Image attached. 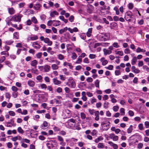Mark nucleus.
I'll use <instances>...</instances> for the list:
<instances>
[{
	"mask_svg": "<svg viewBox=\"0 0 149 149\" xmlns=\"http://www.w3.org/2000/svg\"><path fill=\"white\" fill-rule=\"evenodd\" d=\"M37 62L36 60H34L32 61L31 63V65L32 66H33L35 68H32L31 70L32 72L34 73L37 74V70L36 69V65Z\"/></svg>",
	"mask_w": 149,
	"mask_h": 149,
	"instance_id": "nucleus-1",
	"label": "nucleus"
},
{
	"mask_svg": "<svg viewBox=\"0 0 149 149\" xmlns=\"http://www.w3.org/2000/svg\"><path fill=\"white\" fill-rule=\"evenodd\" d=\"M22 16L21 14L15 15L13 16V21L15 22H20Z\"/></svg>",
	"mask_w": 149,
	"mask_h": 149,
	"instance_id": "nucleus-2",
	"label": "nucleus"
},
{
	"mask_svg": "<svg viewBox=\"0 0 149 149\" xmlns=\"http://www.w3.org/2000/svg\"><path fill=\"white\" fill-rule=\"evenodd\" d=\"M132 15L131 13L130 12H128L126 13L125 16V19L127 21L130 22L131 21V18H132Z\"/></svg>",
	"mask_w": 149,
	"mask_h": 149,
	"instance_id": "nucleus-3",
	"label": "nucleus"
},
{
	"mask_svg": "<svg viewBox=\"0 0 149 149\" xmlns=\"http://www.w3.org/2000/svg\"><path fill=\"white\" fill-rule=\"evenodd\" d=\"M6 126L8 127H11L12 126H15V124L14 123V120L13 119L10 120L9 122L7 123V125Z\"/></svg>",
	"mask_w": 149,
	"mask_h": 149,
	"instance_id": "nucleus-4",
	"label": "nucleus"
},
{
	"mask_svg": "<svg viewBox=\"0 0 149 149\" xmlns=\"http://www.w3.org/2000/svg\"><path fill=\"white\" fill-rule=\"evenodd\" d=\"M44 42L45 43H47L48 45L49 46H51L52 44V42L50 41L49 39L47 38H46L44 40Z\"/></svg>",
	"mask_w": 149,
	"mask_h": 149,
	"instance_id": "nucleus-5",
	"label": "nucleus"
},
{
	"mask_svg": "<svg viewBox=\"0 0 149 149\" xmlns=\"http://www.w3.org/2000/svg\"><path fill=\"white\" fill-rule=\"evenodd\" d=\"M8 10L9 13L11 15H13L15 13V10L12 7L10 8H8Z\"/></svg>",
	"mask_w": 149,
	"mask_h": 149,
	"instance_id": "nucleus-6",
	"label": "nucleus"
},
{
	"mask_svg": "<svg viewBox=\"0 0 149 149\" xmlns=\"http://www.w3.org/2000/svg\"><path fill=\"white\" fill-rule=\"evenodd\" d=\"M6 22L7 24H8L9 25V22L11 21H13V16H10L8 17H7L6 19Z\"/></svg>",
	"mask_w": 149,
	"mask_h": 149,
	"instance_id": "nucleus-7",
	"label": "nucleus"
},
{
	"mask_svg": "<svg viewBox=\"0 0 149 149\" xmlns=\"http://www.w3.org/2000/svg\"><path fill=\"white\" fill-rule=\"evenodd\" d=\"M58 13L56 10L54 11L53 12H51L50 13V16L52 17H55V15H58Z\"/></svg>",
	"mask_w": 149,
	"mask_h": 149,
	"instance_id": "nucleus-8",
	"label": "nucleus"
},
{
	"mask_svg": "<svg viewBox=\"0 0 149 149\" xmlns=\"http://www.w3.org/2000/svg\"><path fill=\"white\" fill-rule=\"evenodd\" d=\"M95 115V120L97 121H98L99 120V111H96L94 112Z\"/></svg>",
	"mask_w": 149,
	"mask_h": 149,
	"instance_id": "nucleus-9",
	"label": "nucleus"
},
{
	"mask_svg": "<svg viewBox=\"0 0 149 149\" xmlns=\"http://www.w3.org/2000/svg\"><path fill=\"white\" fill-rule=\"evenodd\" d=\"M104 36L105 37V38H104V41L109 40L110 38V34L109 33H104Z\"/></svg>",
	"mask_w": 149,
	"mask_h": 149,
	"instance_id": "nucleus-10",
	"label": "nucleus"
},
{
	"mask_svg": "<svg viewBox=\"0 0 149 149\" xmlns=\"http://www.w3.org/2000/svg\"><path fill=\"white\" fill-rule=\"evenodd\" d=\"M13 38L16 39H18L19 38V33L15 32L13 33Z\"/></svg>",
	"mask_w": 149,
	"mask_h": 149,
	"instance_id": "nucleus-11",
	"label": "nucleus"
},
{
	"mask_svg": "<svg viewBox=\"0 0 149 149\" xmlns=\"http://www.w3.org/2000/svg\"><path fill=\"white\" fill-rule=\"evenodd\" d=\"M53 80L54 84L55 85H58L61 83V81L57 80L56 78L53 79Z\"/></svg>",
	"mask_w": 149,
	"mask_h": 149,
	"instance_id": "nucleus-12",
	"label": "nucleus"
},
{
	"mask_svg": "<svg viewBox=\"0 0 149 149\" xmlns=\"http://www.w3.org/2000/svg\"><path fill=\"white\" fill-rule=\"evenodd\" d=\"M50 68L51 67L50 66L48 65H45L44 67V69L45 70V72H49L50 70Z\"/></svg>",
	"mask_w": 149,
	"mask_h": 149,
	"instance_id": "nucleus-13",
	"label": "nucleus"
},
{
	"mask_svg": "<svg viewBox=\"0 0 149 149\" xmlns=\"http://www.w3.org/2000/svg\"><path fill=\"white\" fill-rule=\"evenodd\" d=\"M13 42L14 41L13 40H7L5 41L4 42L6 45H10L12 44Z\"/></svg>",
	"mask_w": 149,
	"mask_h": 149,
	"instance_id": "nucleus-14",
	"label": "nucleus"
},
{
	"mask_svg": "<svg viewBox=\"0 0 149 149\" xmlns=\"http://www.w3.org/2000/svg\"><path fill=\"white\" fill-rule=\"evenodd\" d=\"M28 84L30 86L33 87L34 86L35 83L33 81L29 80L28 81Z\"/></svg>",
	"mask_w": 149,
	"mask_h": 149,
	"instance_id": "nucleus-15",
	"label": "nucleus"
},
{
	"mask_svg": "<svg viewBox=\"0 0 149 149\" xmlns=\"http://www.w3.org/2000/svg\"><path fill=\"white\" fill-rule=\"evenodd\" d=\"M68 29L67 27H65L63 29H61L59 30V32L60 34H62L64 32H66Z\"/></svg>",
	"mask_w": 149,
	"mask_h": 149,
	"instance_id": "nucleus-16",
	"label": "nucleus"
},
{
	"mask_svg": "<svg viewBox=\"0 0 149 149\" xmlns=\"http://www.w3.org/2000/svg\"><path fill=\"white\" fill-rule=\"evenodd\" d=\"M92 32V29L89 28L88 30V31L86 33V35L88 37H89L91 35V33Z\"/></svg>",
	"mask_w": 149,
	"mask_h": 149,
	"instance_id": "nucleus-17",
	"label": "nucleus"
},
{
	"mask_svg": "<svg viewBox=\"0 0 149 149\" xmlns=\"http://www.w3.org/2000/svg\"><path fill=\"white\" fill-rule=\"evenodd\" d=\"M103 51L104 52V54L106 55L107 54H110L111 53V51L106 49H104Z\"/></svg>",
	"mask_w": 149,
	"mask_h": 149,
	"instance_id": "nucleus-18",
	"label": "nucleus"
},
{
	"mask_svg": "<svg viewBox=\"0 0 149 149\" xmlns=\"http://www.w3.org/2000/svg\"><path fill=\"white\" fill-rule=\"evenodd\" d=\"M71 123H75V120L74 119L71 118L69 120L67 123L69 125H70Z\"/></svg>",
	"mask_w": 149,
	"mask_h": 149,
	"instance_id": "nucleus-19",
	"label": "nucleus"
},
{
	"mask_svg": "<svg viewBox=\"0 0 149 149\" xmlns=\"http://www.w3.org/2000/svg\"><path fill=\"white\" fill-rule=\"evenodd\" d=\"M132 127L133 126L132 125H130V126L129 127L127 130V132L128 133L130 134L132 132L133 130Z\"/></svg>",
	"mask_w": 149,
	"mask_h": 149,
	"instance_id": "nucleus-20",
	"label": "nucleus"
},
{
	"mask_svg": "<svg viewBox=\"0 0 149 149\" xmlns=\"http://www.w3.org/2000/svg\"><path fill=\"white\" fill-rule=\"evenodd\" d=\"M18 132L22 134H23L24 132V131L21 127H19L17 129Z\"/></svg>",
	"mask_w": 149,
	"mask_h": 149,
	"instance_id": "nucleus-21",
	"label": "nucleus"
},
{
	"mask_svg": "<svg viewBox=\"0 0 149 149\" xmlns=\"http://www.w3.org/2000/svg\"><path fill=\"white\" fill-rule=\"evenodd\" d=\"M137 61V58L136 57L134 56L133 58V59L132 60V65H134L136 63V62Z\"/></svg>",
	"mask_w": 149,
	"mask_h": 149,
	"instance_id": "nucleus-22",
	"label": "nucleus"
},
{
	"mask_svg": "<svg viewBox=\"0 0 149 149\" xmlns=\"http://www.w3.org/2000/svg\"><path fill=\"white\" fill-rule=\"evenodd\" d=\"M31 21L34 24H36L37 22V20L35 17H33L31 18Z\"/></svg>",
	"mask_w": 149,
	"mask_h": 149,
	"instance_id": "nucleus-23",
	"label": "nucleus"
},
{
	"mask_svg": "<svg viewBox=\"0 0 149 149\" xmlns=\"http://www.w3.org/2000/svg\"><path fill=\"white\" fill-rule=\"evenodd\" d=\"M5 64L7 65L8 67L10 68H12L13 65L11 64L10 62L8 61H6L5 62Z\"/></svg>",
	"mask_w": 149,
	"mask_h": 149,
	"instance_id": "nucleus-24",
	"label": "nucleus"
},
{
	"mask_svg": "<svg viewBox=\"0 0 149 149\" xmlns=\"http://www.w3.org/2000/svg\"><path fill=\"white\" fill-rule=\"evenodd\" d=\"M52 68L53 70H56L58 69V67L56 64H53L52 65Z\"/></svg>",
	"mask_w": 149,
	"mask_h": 149,
	"instance_id": "nucleus-25",
	"label": "nucleus"
},
{
	"mask_svg": "<svg viewBox=\"0 0 149 149\" xmlns=\"http://www.w3.org/2000/svg\"><path fill=\"white\" fill-rule=\"evenodd\" d=\"M82 61V58H81L80 56H79L78 57L77 60L76 62V63L79 64Z\"/></svg>",
	"mask_w": 149,
	"mask_h": 149,
	"instance_id": "nucleus-26",
	"label": "nucleus"
},
{
	"mask_svg": "<svg viewBox=\"0 0 149 149\" xmlns=\"http://www.w3.org/2000/svg\"><path fill=\"white\" fill-rule=\"evenodd\" d=\"M77 57V55L75 52H73L72 53V55L71 56V58L73 59L74 60L76 59Z\"/></svg>",
	"mask_w": 149,
	"mask_h": 149,
	"instance_id": "nucleus-27",
	"label": "nucleus"
},
{
	"mask_svg": "<svg viewBox=\"0 0 149 149\" xmlns=\"http://www.w3.org/2000/svg\"><path fill=\"white\" fill-rule=\"evenodd\" d=\"M31 39L32 40H35L37 39V36L32 35L31 37Z\"/></svg>",
	"mask_w": 149,
	"mask_h": 149,
	"instance_id": "nucleus-28",
	"label": "nucleus"
},
{
	"mask_svg": "<svg viewBox=\"0 0 149 149\" xmlns=\"http://www.w3.org/2000/svg\"><path fill=\"white\" fill-rule=\"evenodd\" d=\"M55 21V20H49V21L47 23V25L48 26H51L52 25V24H53V22H54Z\"/></svg>",
	"mask_w": 149,
	"mask_h": 149,
	"instance_id": "nucleus-29",
	"label": "nucleus"
},
{
	"mask_svg": "<svg viewBox=\"0 0 149 149\" xmlns=\"http://www.w3.org/2000/svg\"><path fill=\"white\" fill-rule=\"evenodd\" d=\"M120 112L121 115H124L125 114V109L123 108H121L120 109Z\"/></svg>",
	"mask_w": 149,
	"mask_h": 149,
	"instance_id": "nucleus-30",
	"label": "nucleus"
},
{
	"mask_svg": "<svg viewBox=\"0 0 149 149\" xmlns=\"http://www.w3.org/2000/svg\"><path fill=\"white\" fill-rule=\"evenodd\" d=\"M8 113L9 115L11 116H14L15 115V112L13 111H8Z\"/></svg>",
	"mask_w": 149,
	"mask_h": 149,
	"instance_id": "nucleus-31",
	"label": "nucleus"
},
{
	"mask_svg": "<svg viewBox=\"0 0 149 149\" xmlns=\"http://www.w3.org/2000/svg\"><path fill=\"white\" fill-rule=\"evenodd\" d=\"M99 82H100V81L98 80L97 79V80H96V81L95 82V86L96 87L99 88Z\"/></svg>",
	"mask_w": 149,
	"mask_h": 149,
	"instance_id": "nucleus-32",
	"label": "nucleus"
},
{
	"mask_svg": "<svg viewBox=\"0 0 149 149\" xmlns=\"http://www.w3.org/2000/svg\"><path fill=\"white\" fill-rule=\"evenodd\" d=\"M98 147L99 148H103L104 147V146L103 143H100L98 144Z\"/></svg>",
	"mask_w": 149,
	"mask_h": 149,
	"instance_id": "nucleus-33",
	"label": "nucleus"
},
{
	"mask_svg": "<svg viewBox=\"0 0 149 149\" xmlns=\"http://www.w3.org/2000/svg\"><path fill=\"white\" fill-rule=\"evenodd\" d=\"M119 107L118 106H114L113 107V110L114 111H117L118 109H119Z\"/></svg>",
	"mask_w": 149,
	"mask_h": 149,
	"instance_id": "nucleus-34",
	"label": "nucleus"
},
{
	"mask_svg": "<svg viewBox=\"0 0 149 149\" xmlns=\"http://www.w3.org/2000/svg\"><path fill=\"white\" fill-rule=\"evenodd\" d=\"M5 97L6 98L8 99L9 100L10 98V94L9 93H7L5 94Z\"/></svg>",
	"mask_w": 149,
	"mask_h": 149,
	"instance_id": "nucleus-35",
	"label": "nucleus"
},
{
	"mask_svg": "<svg viewBox=\"0 0 149 149\" xmlns=\"http://www.w3.org/2000/svg\"><path fill=\"white\" fill-rule=\"evenodd\" d=\"M18 93L17 92H13L12 93L13 97L14 98H16L18 95Z\"/></svg>",
	"mask_w": 149,
	"mask_h": 149,
	"instance_id": "nucleus-36",
	"label": "nucleus"
},
{
	"mask_svg": "<svg viewBox=\"0 0 149 149\" xmlns=\"http://www.w3.org/2000/svg\"><path fill=\"white\" fill-rule=\"evenodd\" d=\"M12 89L14 92H17L18 89L17 87L13 86L12 87Z\"/></svg>",
	"mask_w": 149,
	"mask_h": 149,
	"instance_id": "nucleus-37",
	"label": "nucleus"
},
{
	"mask_svg": "<svg viewBox=\"0 0 149 149\" xmlns=\"http://www.w3.org/2000/svg\"><path fill=\"white\" fill-rule=\"evenodd\" d=\"M109 104V103L108 102H105L104 104V107L105 109H107L108 107V105Z\"/></svg>",
	"mask_w": 149,
	"mask_h": 149,
	"instance_id": "nucleus-38",
	"label": "nucleus"
},
{
	"mask_svg": "<svg viewBox=\"0 0 149 149\" xmlns=\"http://www.w3.org/2000/svg\"><path fill=\"white\" fill-rule=\"evenodd\" d=\"M74 17L73 15H71L69 18V20L71 22H73L74 19Z\"/></svg>",
	"mask_w": 149,
	"mask_h": 149,
	"instance_id": "nucleus-39",
	"label": "nucleus"
},
{
	"mask_svg": "<svg viewBox=\"0 0 149 149\" xmlns=\"http://www.w3.org/2000/svg\"><path fill=\"white\" fill-rule=\"evenodd\" d=\"M82 119H84L86 118V115L84 113L81 112L80 113Z\"/></svg>",
	"mask_w": 149,
	"mask_h": 149,
	"instance_id": "nucleus-40",
	"label": "nucleus"
},
{
	"mask_svg": "<svg viewBox=\"0 0 149 149\" xmlns=\"http://www.w3.org/2000/svg\"><path fill=\"white\" fill-rule=\"evenodd\" d=\"M58 58L60 60H62L64 59V57L61 54H59L58 55Z\"/></svg>",
	"mask_w": 149,
	"mask_h": 149,
	"instance_id": "nucleus-41",
	"label": "nucleus"
},
{
	"mask_svg": "<svg viewBox=\"0 0 149 149\" xmlns=\"http://www.w3.org/2000/svg\"><path fill=\"white\" fill-rule=\"evenodd\" d=\"M86 81L88 82H92L93 81V79L92 78L88 77L86 79Z\"/></svg>",
	"mask_w": 149,
	"mask_h": 149,
	"instance_id": "nucleus-42",
	"label": "nucleus"
},
{
	"mask_svg": "<svg viewBox=\"0 0 149 149\" xmlns=\"http://www.w3.org/2000/svg\"><path fill=\"white\" fill-rule=\"evenodd\" d=\"M114 10L116 11V13L117 15L119 14V11L118 8L117 7H115Z\"/></svg>",
	"mask_w": 149,
	"mask_h": 149,
	"instance_id": "nucleus-43",
	"label": "nucleus"
},
{
	"mask_svg": "<svg viewBox=\"0 0 149 149\" xmlns=\"http://www.w3.org/2000/svg\"><path fill=\"white\" fill-rule=\"evenodd\" d=\"M10 58L13 60H14L16 58V56L14 54H11L10 56Z\"/></svg>",
	"mask_w": 149,
	"mask_h": 149,
	"instance_id": "nucleus-44",
	"label": "nucleus"
},
{
	"mask_svg": "<svg viewBox=\"0 0 149 149\" xmlns=\"http://www.w3.org/2000/svg\"><path fill=\"white\" fill-rule=\"evenodd\" d=\"M7 146L8 148H11L13 146L11 142H9L7 144Z\"/></svg>",
	"mask_w": 149,
	"mask_h": 149,
	"instance_id": "nucleus-45",
	"label": "nucleus"
},
{
	"mask_svg": "<svg viewBox=\"0 0 149 149\" xmlns=\"http://www.w3.org/2000/svg\"><path fill=\"white\" fill-rule=\"evenodd\" d=\"M37 42H33L32 44L33 47L35 48H37Z\"/></svg>",
	"mask_w": 149,
	"mask_h": 149,
	"instance_id": "nucleus-46",
	"label": "nucleus"
},
{
	"mask_svg": "<svg viewBox=\"0 0 149 149\" xmlns=\"http://www.w3.org/2000/svg\"><path fill=\"white\" fill-rule=\"evenodd\" d=\"M143 65V63L142 61H139L138 65L139 67L142 66Z\"/></svg>",
	"mask_w": 149,
	"mask_h": 149,
	"instance_id": "nucleus-47",
	"label": "nucleus"
},
{
	"mask_svg": "<svg viewBox=\"0 0 149 149\" xmlns=\"http://www.w3.org/2000/svg\"><path fill=\"white\" fill-rule=\"evenodd\" d=\"M113 46L116 48H118L119 47V45H118V43L117 42H114L113 44Z\"/></svg>",
	"mask_w": 149,
	"mask_h": 149,
	"instance_id": "nucleus-48",
	"label": "nucleus"
},
{
	"mask_svg": "<svg viewBox=\"0 0 149 149\" xmlns=\"http://www.w3.org/2000/svg\"><path fill=\"white\" fill-rule=\"evenodd\" d=\"M95 57V54H90L89 55V57L91 59L94 58Z\"/></svg>",
	"mask_w": 149,
	"mask_h": 149,
	"instance_id": "nucleus-49",
	"label": "nucleus"
},
{
	"mask_svg": "<svg viewBox=\"0 0 149 149\" xmlns=\"http://www.w3.org/2000/svg\"><path fill=\"white\" fill-rule=\"evenodd\" d=\"M116 54H118L120 56H122L123 55V52L122 51H116Z\"/></svg>",
	"mask_w": 149,
	"mask_h": 149,
	"instance_id": "nucleus-50",
	"label": "nucleus"
},
{
	"mask_svg": "<svg viewBox=\"0 0 149 149\" xmlns=\"http://www.w3.org/2000/svg\"><path fill=\"white\" fill-rule=\"evenodd\" d=\"M27 111L26 110L24 109L23 110V111H22L21 114L22 115H26L27 114Z\"/></svg>",
	"mask_w": 149,
	"mask_h": 149,
	"instance_id": "nucleus-51",
	"label": "nucleus"
},
{
	"mask_svg": "<svg viewBox=\"0 0 149 149\" xmlns=\"http://www.w3.org/2000/svg\"><path fill=\"white\" fill-rule=\"evenodd\" d=\"M25 5V3H20L19 4V7L20 8H22Z\"/></svg>",
	"mask_w": 149,
	"mask_h": 149,
	"instance_id": "nucleus-52",
	"label": "nucleus"
},
{
	"mask_svg": "<svg viewBox=\"0 0 149 149\" xmlns=\"http://www.w3.org/2000/svg\"><path fill=\"white\" fill-rule=\"evenodd\" d=\"M144 124L146 128H148L149 127V122L146 121Z\"/></svg>",
	"mask_w": 149,
	"mask_h": 149,
	"instance_id": "nucleus-53",
	"label": "nucleus"
},
{
	"mask_svg": "<svg viewBox=\"0 0 149 149\" xmlns=\"http://www.w3.org/2000/svg\"><path fill=\"white\" fill-rule=\"evenodd\" d=\"M124 52L126 54H128L130 53V50L128 49H126L125 50Z\"/></svg>",
	"mask_w": 149,
	"mask_h": 149,
	"instance_id": "nucleus-54",
	"label": "nucleus"
},
{
	"mask_svg": "<svg viewBox=\"0 0 149 149\" xmlns=\"http://www.w3.org/2000/svg\"><path fill=\"white\" fill-rule=\"evenodd\" d=\"M41 87L43 89L45 88L46 89L47 88V86L45 84H41L40 85Z\"/></svg>",
	"mask_w": 149,
	"mask_h": 149,
	"instance_id": "nucleus-55",
	"label": "nucleus"
},
{
	"mask_svg": "<svg viewBox=\"0 0 149 149\" xmlns=\"http://www.w3.org/2000/svg\"><path fill=\"white\" fill-rule=\"evenodd\" d=\"M58 139V140L61 142H63V138L59 136H57Z\"/></svg>",
	"mask_w": 149,
	"mask_h": 149,
	"instance_id": "nucleus-56",
	"label": "nucleus"
},
{
	"mask_svg": "<svg viewBox=\"0 0 149 149\" xmlns=\"http://www.w3.org/2000/svg\"><path fill=\"white\" fill-rule=\"evenodd\" d=\"M128 113H129V115L131 116H133L134 115V114L133 112L131 110H130L129 111Z\"/></svg>",
	"mask_w": 149,
	"mask_h": 149,
	"instance_id": "nucleus-57",
	"label": "nucleus"
},
{
	"mask_svg": "<svg viewBox=\"0 0 149 149\" xmlns=\"http://www.w3.org/2000/svg\"><path fill=\"white\" fill-rule=\"evenodd\" d=\"M86 94L88 97H91L93 96L92 93L90 92H87Z\"/></svg>",
	"mask_w": 149,
	"mask_h": 149,
	"instance_id": "nucleus-58",
	"label": "nucleus"
},
{
	"mask_svg": "<svg viewBox=\"0 0 149 149\" xmlns=\"http://www.w3.org/2000/svg\"><path fill=\"white\" fill-rule=\"evenodd\" d=\"M53 130L55 132H58L60 130V129L57 127H54L53 128Z\"/></svg>",
	"mask_w": 149,
	"mask_h": 149,
	"instance_id": "nucleus-59",
	"label": "nucleus"
},
{
	"mask_svg": "<svg viewBox=\"0 0 149 149\" xmlns=\"http://www.w3.org/2000/svg\"><path fill=\"white\" fill-rule=\"evenodd\" d=\"M113 68V66L112 65H109L108 67H106V68L109 70H112Z\"/></svg>",
	"mask_w": 149,
	"mask_h": 149,
	"instance_id": "nucleus-60",
	"label": "nucleus"
},
{
	"mask_svg": "<svg viewBox=\"0 0 149 149\" xmlns=\"http://www.w3.org/2000/svg\"><path fill=\"white\" fill-rule=\"evenodd\" d=\"M5 56H2L1 57L0 62L1 63L3 62L5 59Z\"/></svg>",
	"mask_w": 149,
	"mask_h": 149,
	"instance_id": "nucleus-61",
	"label": "nucleus"
},
{
	"mask_svg": "<svg viewBox=\"0 0 149 149\" xmlns=\"http://www.w3.org/2000/svg\"><path fill=\"white\" fill-rule=\"evenodd\" d=\"M41 20L44 21L46 19V16L45 15H42L40 16Z\"/></svg>",
	"mask_w": 149,
	"mask_h": 149,
	"instance_id": "nucleus-62",
	"label": "nucleus"
},
{
	"mask_svg": "<svg viewBox=\"0 0 149 149\" xmlns=\"http://www.w3.org/2000/svg\"><path fill=\"white\" fill-rule=\"evenodd\" d=\"M97 133V131L95 130H93L91 133V134L93 136H94L96 135Z\"/></svg>",
	"mask_w": 149,
	"mask_h": 149,
	"instance_id": "nucleus-63",
	"label": "nucleus"
},
{
	"mask_svg": "<svg viewBox=\"0 0 149 149\" xmlns=\"http://www.w3.org/2000/svg\"><path fill=\"white\" fill-rule=\"evenodd\" d=\"M109 98V97L107 95H105L103 97V99L104 100H107Z\"/></svg>",
	"mask_w": 149,
	"mask_h": 149,
	"instance_id": "nucleus-64",
	"label": "nucleus"
}]
</instances>
